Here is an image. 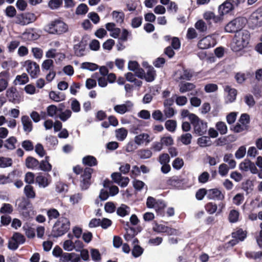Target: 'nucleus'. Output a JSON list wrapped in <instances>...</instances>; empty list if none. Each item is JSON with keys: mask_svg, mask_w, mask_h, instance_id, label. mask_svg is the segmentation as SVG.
<instances>
[{"mask_svg": "<svg viewBox=\"0 0 262 262\" xmlns=\"http://www.w3.org/2000/svg\"><path fill=\"white\" fill-rule=\"evenodd\" d=\"M195 88V85L189 82H186L180 85V92L182 93L192 90Z\"/></svg>", "mask_w": 262, "mask_h": 262, "instance_id": "obj_42", "label": "nucleus"}, {"mask_svg": "<svg viewBox=\"0 0 262 262\" xmlns=\"http://www.w3.org/2000/svg\"><path fill=\"white\" fill-rule=\"evenodd\" d=\"M86 43L84 41H80L74 46V50L75 55L78 57H81L85 55V51Z\"/></svg>", "mask_w": 262, "mask_h": 262, "instance_id": "obj_20", "label": "nucleus"}, {"mask_svg": "<svg viewBox=\"0 0 262 262\" xmlns=\"http://www.w3.org/2000/svg\"><path fill=\"white\" fill-rule=\"evenodd\" d=\"M225 91L227 92L228 95L226 97V102L227 103H231L233 102L236 97L237 92L234 89L231 88L230 86L227 85L225 87Z\"/></svg>", "mask_w": 262, "mask_h": 262, "instance_id": "obj_23", "label": "nucleus"}, {"mask_svg": "<svg viewBox=\"0 0 262 262\" xmlns=\"http://www.w3.org/2000/svg\"><path fill=\"white\" fill-rule=\"evenodd\" d=\"M150 141L149 136L145 133L136 136L135 138V142L138 145L146 146Z\"/></svg>", "mask_w": 262, "mask_h": 262, "instance_id": "obj_19", "label": "nucleus"}, {"mask_svg": "<svg viewBox=\"0 0 262 262\" xmlns=\"http://www.w3.org/2000/svg\"><path fill=\"white\" fill-rule=\"evenodd\" d=\"M215 127L221 135H224L227 133V126L224 122H217L215 124Z\"/></svg>", "mask_w": 262, "mask_h": 262, "instance_id": "obj_44", "label": "nucleus"}, {"mask_svg": "<svg viewBox=\"0 0 262 262\" xmlns=\"http://www.w3.org/2000/svg\"><path fill=\"white\" fill-rule=\"evenodd\" d=\"M36 19L35 15L32 13H25L18 14L15 17V23L21 26H25L35 21Z\"/></svg>", "mask_w": 262, "mask_h": 262, "instance_id": "obj_9", "label": "nucleus"}, {"mask_svg": "<svg viewBox=\"0 0 262 262\" xmlns=\"http://www.w3.org/2000/svg\"><path fill=\"white\" fill-rule=\"evenodd\" d=\"M116 138L120 141H123L127 136V130L124 128H121L116 130Z\"/></svg>", "mask_w": 262, "mask_h": 262, "instance_id": "obj_40", "label": "nucleus"}, {"mask_svg": "<svg viewBox=\"0 0 262 262\" xmlns=\"http://www.w3.org/2000/svg\"><path fill=\"white\" fill-rule=\"evenodd\" d=\"M9 78V73L7 71L0 73V92L4 91L7 88Z\"/></svg>", "mask_w": 262, "mask_h": 262, "instance_id": "obj_21", "label": "nucleus"}, {"mask_svg": "<svg viewBox=\"0 0 262 262\" xmlns=\"http://www.w3.org/2000/svg\"><path fill=\"white\" fill-rule=\"evenodd\" d=\"M105 28L106 30L110 32V36L114 38H117L119 37L121 33V30L119 28L116 27V25L113 23H108L105 24Z\"/></svg>", "mask_w": 262, "mask_h": 262, "instance_id": "obj_18", "label": "nucleus"}, {"mask_svg": "<svg viewBox=\"0 0 262 262\" xmlns=\"http://www.w3.org/2000/svg\"><path fill=\"white\" fill-rule=\"evenodd\" d=\"M113 19L118 23H122L124 21V14L122 12L114 11L112 12Z\"/></svg>", "mask_w": 262, "mask_h": 262, "instance_id": "obj_43", "label": "nucleus"}, {"mask_svg": "<svg viewBox=\"0 0 262 262\" xmlns=\"http://www.w3.org/2000/svg\"><path fill=\"white\" fill-rule=\"evenodd\" d=\"M21 122L23 130L26 134H28L32 130L33 123L29 116L27 115L23 116L21 117Z\"/></svg>", "mask_w": 262, "mask_h": 262, "instance_id": "obj_17", "label": "nucleus"}, {"mask_svg": "<svg viewBox=\"0 0 262 262\" xmlns=\"http://www.w3.org/2000/svg\"><path fill=\"white\" fill-rule=\"evenodd\" d=\"M38 165L39 161L32 157H29L26 160V165L29 168H37Z\"/></svg>", "mask_w": 262, "mask_h": 262, "instance_id": "obj_34", "label": "nucleus"}, {"mask_svg": "<svg viewBox=\"0 0 262 262\" xmlns=\"http://www.w3.org/2000/svg\"><path fill=\"white\" fill-rule=\"evenodd\" d=\"M137 154L141 159H147L151 157L152 152L148 149H141L138 151Z\"/></svg>", "mask_w": 262, "mask_h": 262, "instance_id": "obj_49", "label": "nucleus"}, {"mask_svg": "<svg viewBox=\"0 0 262 262\" xmlns=\"http://www.w3.org/2000/svg\"><path fill=\"white\" fill-rule=\"evenodd\" d=\"M6 96L9 101L14 104L19 103L21 101V97L16 89L11 87L6 91Z\"/></svg>", "mask_w": 262, "mask_h": 262, "instance_id": "obj_11", "label": "nucleus"}, {"mask_svg": "<svg viewBox=\"0 0 262 262\" xmlns=\"http://www.w3.org/2000/svg\"><path fill=\"white\" fill-rule=\"evenodd\" d=\"M192 135L190 133H185L182 134L178 139V140L181 142L185 145H189L191 141Z\"/></svg>", "mask_w": 262, "mask_h": 262, "instance_id": "obj_36", "label": "nucleus"}, {"mask_svg": "<svg viewBox=\"0 0 262 262\" xmlns=\"http://www.w3.org/2000/svg\"><path fill=\"white\" fill-rule=\"evenodd\" d=\"M73 171L77 175L81 173L80 179V186L82 190L88 189L92 183L91 178L93 169L91 167H86L83 170V168L78 165L73 167Z\"/></svg>", "mask_w": 262, "mask_h": 262, "instance_id": "obj_3", "label": "nucleus"}, {"mask_svg": "<svg viewBox=\"0 0 262 262\" xmlns=\"http://www.w3.org/2000/svg\"><path fill=\"white\" fill-rule=\"evenodd\" d=\"M156 71L152 67H149L145 72V77L144 79L147 82H151L154 80L156 76Z\"/></svg>", "mask_w": 262, "mask_h": 262, "instance_id": "obj_26", "label": "nucleus"}, {"mask_svg": "<svg viewBox=\"0 0 262 262\" xmlns=\"http://www.w3.org/2000/svg\"><path fill=\"white\" fill-rule=\"evenodd\" d=\"M239 213L236 210H231L229 213L228 219L230 223H236L238 220Z\"/></svg>", "mask_w": 262, "mask_h": 262, "instance_id": "obj_46", "label": "nucleus"}, {"mask_svg": "<svg viewBox=\"0 0 262 262\" xmlns=\"http://www.w3.org/2000/svg\"><path fill=\"white\" fill-rule=\"evenodd\" d=\"M143 249L139 245H135L132 250V255L135 257L140 256L143 252Z\"/></svg>", "mask_w": 262, "mask_h": 262, "instance_id": "obj_58", "label": "nucleus"}, {"mask_svg": "<svg viewBox=\"0 0 262 262\" xmlns=\"http://www.w3.org/2000/svg\"><path fill=\"white\" fill-rule=\"evenodd\" d=\"M215 45L214 39L211 36L208 35L199 41L198 47L201 49H207L214 46Z\"/></svg>", "mask_w": 262, "mask_h": 262, "instance_id": "obj_13", "label": "nucleus"}, {"mask_svg": "<svg viewBox=\"0 0 262 262\" xmlns=\"http://www.w3.org/2000/svg\"><path fill=\"white\" fill-rule=\"evenodd\" d=\"M250 33L246 30L236 32L231 44L233 51L238 52L246 48L250 40Z\"/></svg>", "mask_w": 262, "mask_h": 262, "instance_id": "obj_1", "label": "nucleus"}, {"mask_svg": "<svg viewBox=\"0 0 262 262\" xmlns=\"http://www.w3.org/2000/svg\"><path fill=\"white\" fill-rule=\"evenodd\" d=\"M207 198L209 200L222 201L225 199V195L217 188H212L207 190Z\"/></svg>", "mask_w": 262, "mask_h": 262, "instance_id": "obj_16", "label": "nucleus"}, {"mask_svg": "<svg viewBox=\"0 0 262 262\" xmlns=\"http://www.w3.org/2000/svg\"><path fill=\"white\" fill-rule=\"evenodd\" d=\"M25 181L26 183L31 184L35 181V175L33 172H28L25 174Z\"/></svg>", "mask_w": 262, "mask_h": 262, "instance_id": "obj_63", "label": "nucleus"}, {"mask_svg": "<svg viewBox=\"0 0 262 262\" xmlns=\"http://www.w3.org/2000/svg\"><path fill=\"white\" fill-rule=\"evenodd\" d=\"M24 193L26 196V198L34 199L35 198L36 193L33 187L30 185H26L24 188Z\"/></svg>", "mask_w": 262, "mask_h": 262, "instance_id": "obj_31", "label": "nucleus"}, {"mask_svg": "<svg viewBox=\"0 0 262 262\" xmlns=\"http://www.w3.org/2000/svg\"><path fill=\"white\" fill-rule=\"evenodd\" d=\"M248 24L253 29L262 26V7L259 8L251 14Z\"/></svg>", "mask_w": 262, "mask_h": 262, "instance_id": "obj_7", "label": "nucleus"}, {"mask_svg": "<svg viewBox=\"0 0 262 262\" xmlns=\"http://www.w3.org/2000/svg\"><path fill=\"white\" fill-rule=\"evenodd\" d=\"M32 52L34 57L36 59H41L43 55V51L41 49L37 47L32 48Z\"/></svg>", "mask_w": 262, "mask_h": 262, "instance_id": "obj_62", "label": "nucleus"}, {"mask_svg": "<svg viewBox=\"0 0 262 262\" xmlns=\"http://www.w3.org/2000/svg\"><path fill=\"white\" fill-rule=\"evenodd\" d=\"M17 209L19 212H22L23 216L26 218L30 216V212L27 210L32 207L31 201L28 198L23 196L17 200Z\"/></svg>", "mask_w": 262, "mask_h": 262, "instance_id": "obj_8", "label": "nucleus"}, {"mask_svg": "<svg viewBox=\"0 0 262 262\" xmlns=\"http://www.w3.org/2000/svg\"><path fill=\"white\" fill-rule=\"evenodd\" d=\"M47 214L49 221L53 219H56L59 218L60 214L58 211L55 208H50L48 210Z\"/></svg>", "mask_w": 262, "mask_h": 262, "instance_id": "obj_41", "label": "nucleus"}, {"mask_svg": "<svg viewBox=\"0 0 262 262\" xmlns=\"http://www.w3.org/2000/svg\"><path fill=\"white\" fill-rule=\"evenodd\" d=\"M62 4V0H50L48 3L49 7L52 10L57 9Z\"/></svg>", "mask_w": 262, "mask_h": 262, "instance_id": "obj_55", "label": "nucleus"}, {"mask_svg": "<svg viewBox=\"0 0 262 262\" xmlns=\"http://www.w3.org/2000/svg\"><path fill=\"white\" fill-rule=\"evenodd\" d=\"M163 113L166 118H170L174 115L176 111L173 107H164Z\"/></svg>", "mask_w": 262, "mask_h": 262, "instance_id": "obj_57", "label": "nucleus"}, {"mask_svg": "<svg viewBox=\"0 0 262 262\" xmlns=\"http://www.w3.org/2000/svg\"><path fill=\"white\" fill-rule=\"evenodd\" d=\"M206 211L209 214L214 213L217 209V206L215 203L208 202L205 205Z\"/></svg>", "mask_w": 262, "mask_h": 262, "instance_id": "obj_39", "label": "nucleus"}, {"mask_svg": "<svg viewBox=\"0 0 262 262\" xmlns=\"http://www.w3.org/2000/svg\"><path fill=\"white\" fill-rule=\"evenodd\" d=\"M89 8L85 4H81L77 7L75 13L77 15H83L88 11Z\"/></svg>", "mask_w": 262, "mask_h": 262, "instance_id": "obj_51", "label": "nucleus"}, {"mask_svg": "<svg viewBox=\"0 0 262 262\" xmlns=\"http://www.w3.org/2000/svg\"><path fill=\"white\" fill-rule=\"evenodd\" d=\"M72 116V111L69 109H67L62 111V108H60L57 118L60 119L62 121L65 122L68 120Z\"/></svg>", "mask_w": 262, "mask_h": 262, "instance_id": "obj_28", "label": "nucleus"}, {"mask_svg": "<svg viewBox=\"0 0 262 262\" xmlns=\"http://www.w3.org/2000/svg\"><path fill=\"white\" fill-rule=\"evenodd\" d=\"M134 106L133 103L130 101H127L123 104H117L114 106V110L117 113L123 115L132 111Z\"/></svg>", "mask_w": 262, "mask_h": 262, "instance_id": "obj_14", "label": "nucleus"}, {"mask_svg": "<svg viewBox=\"0 0 262 262\" xmlns=\"http://www.w3.org/2000/svg\"><path fill=\"white\" fill-rule=\"evenodd\" d=\"M205 195L207 196V190L205 188H200L196 192L195 198L198 200L201 201Z\"/></svg>", "mask_w": 262, "mask_h": 262, "instance_id": "obj_61", "label": "nucleus"}, {"mask_svg": "<svg viewBox=\"0 0 262 262\" xmlns=\"http://www.w3.org/2000/svg\"><path fill=\"white\" fill-rule=\"evenodd\" d=\"M247 232L244 231L242 228H237L235 231L231 233V236L233 238H235L238 242L244 241L247 237Z\"/></svg>", "mask_w": 262, "mask_h": 262, "instance_id": "obj_22", "label": "nucleus"}, {"mask_svg": "<svg viewBox=\"0 0 262 262\" xmlns=\"http://www.w3.org/2000/svg\"><path fill=\"white\" fill-rule=\"evenodd\" d=\"M233 0H226L219 7V13L221 15H224L234 9Z\"/></svg>", "mask_w": 262, "mask_h": 262, "instance_id": "obj_15", "label": "nucleus"}, {"mask_svg": "<svg viewBox=\"0 0 262 262\" xmlns=\"http://www.w3.org/2000/svg\"><path fill=\"white\" fill-rule=\"evenodd\" d=\"M71 108L74 113H78L80 111V104L79 102L76 99L72 100Z\"/></svg>", "mask_w": 262, "mask_h": 262, "instance_id": "obj_59", "label": "nucleus"}, {"mask_svg": "<svg viewBox=\"0 0 262 262\" xmlns=\"http://www.w3.org/2000/svg\"><path fill=\"white\" fill-rule=\"evenodd\" d=\"M12 239L18 243V244H23L26 241L25 237L19 232H15L13 235Z\"/></svg>", "mask_w": 262, "mask_h": 262, "instance_id": "obj_47", "label": "nucleus"}, {"mask_svg": "<svg viewBox=\"0 0 262 262\" xmlns=\"http://www.w3.org/2000/svg\"><path fill=\"white\" fill-rule=\"evenodd\" d=\"M190 122L193 126V132L199 136L205 134L208 130V123L197 116L191 115Z\"/></svg>", "mask_w": 262, "mask_h": 262, "instance_id": "obj_5", "label": "nucleus"}, {"mask_svg": "<svg viewBox=\"0 0 262 262\" xmlns=\"http://www.w3.org/2000/svg\"><path fill=\"white\" fill-rule=\"evenodd\" d=\"M99 66L96 63L89 62H83L81 65V69L91 71H95L97 70Z\"/></svg>", "mask_w": 262, "mask_h": 262, "instance_id": "obj_38", "label": "nucleus"}, {"mask_svg": "<svg viewBox=\"0 0 262 262\" xmlns=\"http://www.w3.org/2000/svg\"><path fill=\"white\" fill-rule=\"evenodd\" d=\"M242 189L246 192L247 194L251 192L253 190V182L250 180H247L245 182L242 183Z\"/></svg>", "mask_w": 262, "mask_h": 262, "instance_id": "obj_35", "label": "nucleus"}, {"mask_svg": "<svg viewBox=\"0 0 262 262\" xmlns=\"http://www.w3.org/2000/svg\"><path fill=\"white\" fill-rule=\"evenodd\" d=\"M199 145L202 147L210 146L212 145V141L209 137L203 136L198 140Z\"/></svg>", "mask_w": 262, "mask_h": 262, "instance_id": "obj_32", "label": "nucleus"}, {"mask_svg": "<svg viewBox=\"0 0 262 262\" xmlns=\"http://www.w3.org/2000/svg\"><path fill=\"white\" fill-rule=\"evenodd\" d=\"M39 168L44 171H50L52 169V165L47 160H42L39 163Z\"/></svg>", "mask_w": 262, "mask_h": 262, "instance_id": "obj_48", "label": "nucleus"}, {"mask_svg": "<svg viewBox=\"0 0 262 262\" xmlns=\"http://www.w3.org/2000/svg\"><path fill=\"white\" fill-rule=\"evenodd\" d=\"M245 255L249 259H257L262 257V251H247L245 253Z\"/></svg>", "mask_w": 262, "mask_h": 262, "instance_id": "obj_45", "label": "nucleus"}, {"mask_svg": "<svg viewBox=\"0 0 262 262\" xmlns=\"http://www.w3.org/2000/svg\"><path fill=\"white\" fill-rule=\"evenodd\" d=\"M195 27L198 30L201 32H205L207 29L206 23L202 20L197 21L195 24Z\"/></svg>", "mask_w": 262, "mask_h": 262, "instance_id": "obj_56", "label": "nucleus"}, {"mask_svg": "<svg viewBox=\"0 0 262 262\" xmlns=\"http://www.w3.org/2000/svg\"><path fill=\"white\" fill-rule=\"evenodd\" d=\"M70 225L69 219L63 216H61L54 224L52 230L51 235L53 237L56 238L61 236L69 230Z\"/></svg>", "mask_w": 262, "mask_h": 262, "instance_id": "obj_4", "label": "nucleus"}, {"mask_svg": "<svg viewBox=\"0 0 262 262\" xmlns=\"http://www.w3.org/2000/svg\"><path fill=\"white\" fill-rule=\"evenodd\" d=\"M45 31L50 34L60 35L69 31V26L62 18H58L48 24Z\"/></svg>", "mask_w": 262, "mask_h": 262, "instance_id": "obj_2", "label": "nucleus"}, {"mask_svg": "<svg viewBox=\"0 0 262 262\" xmlns=\"http://www.w3.org/2000/svg\"><path fill=\"white\" fill-rule=\"evenodd\" d=\"M238 122L247 127V125L250 122V116L247 114H242L238 120Z\"/></svg>", "mask_w": 262, "mask_h": 262, "instance_id": "obj_64", "label": "nucleus"}, {"mask_svg": "<svg viewBox=\"0 0 262 262\" xmlns=\"http://www.w3.org/2000/svg\"><path fill=\"white\" fill-rule=\"evenodd\" d=\"M130 208L125 204H121L117 209V213L118 215L124 217L129 214Z\"/></svg>", "mask_w": 262, "mask_h": 262, "instance_id": "obj_33", "label": "nucleus"}, {"mask_svg": "<svg viewBox=\"0 0 262 262\" xmlns=\"http://www.w3.org/2000/svg\"><path fill=\"white\" fill-rule=\"evenodd\" d=\"M160 143L162 146H169L173 144V140L171 136H165L161 138Z\"/></svg>", "mask_w": 262, "mask_h": 262, "instance_id": "obj_50", "label": "nucleus"}, {"mask_svg": "<svg viewBox=\"0 0 262 262\" xmlns=\"http://www.w3.org/2000/svg\"><path fill=\"white\" fill-rule=\"evenodd\" d=\"M23 66L32 78H36L40 72L39 65L34 61L30 60H26Z\"/></svg>", "mask_w": 262, "mask_h": 262, "instance_id": "obj_10", "label": "nucleus"}, {"mask_svg": "<svg viewBox=\"0 0 262 262\" xmlns=\"http://www.w3.org/2000/svg\"><path fill=\"white\" fill-rule=\"evenodd\" d=\"M247 20L245 18L242 17H236L225 26V30L228 33H236L243 30L242 28L245 26Z\"/></svg>", "mask_w": 262, "mask_h": 262, "instance_id": "obj_6", "label": "nucleus"}, {"mask_svg": "<svg viewBox=\"0 0 262 262\" xmlns=\"http://www.w3.org/2000/svg\"><path fill=\"white\" fill-rule=\"evenodd\" d=\"M91 257L93 261L98 262L101 259V254L98 249H92L91 250Z\"/></svg>", "mask_w": 262, "mask_h": 262, "instance_id": "obj_54", "label": "nucleus"}, {"mask_svg": "<svg viewBox=\"0 0 262 262\" xmlns=\"http://www.w3.org/2000/svg\"><path fill=\"white\" fill-rule=\"evenodd\" d=\"M12 160L9 158L0 157V167L5 168L11 166Z\"/></svg>", "mask_w": 262, "mask_h": 262, "instance_id": "obj_53", "label": "nucleus"}, {"mask_svg": "<svg viewBox=\"0 0 262 262\" xmlns=\"http://www.w3.org/2000/svg\"><path fill=\"white\" fill-rule=\"evenodd\" d=\"M82 163L84 165L90 167L95 166L97 164V161L95 157L92 156H86L83 158Z\"/></svg>", "mask_w": 262, "mask_h": 262, "instance_id": "obj_29", "label": "nucleus"}, {"mask_svg": "<svg viewBox=\"0 0 262 262\" xmlns=\"http://www.w3.org/2000/svg\"><path fill=\"white\" fill-rule=\"evenodd\" d=\"M29 77L26 73H23L20 75H17L14 81L15 85H23L29 82Z\"/></svg>", "mask_w": 262, "mask_h": 262, "instance_id": "obj_27", "label": "nucleus"}, {"mask_svg": "<svg viewBox=\"0 0 262 262\" xmlns=\"http://www.w3.org/2000/svg\"><path fill=\"white\" fill-rule=\"evenodd\" d=\"M13 211L12 206L10 204L4 203L0 209V213L11 214Z\"/></svg>", "mask_w": 262, "mask_h": 262, "instance_id": "obj_52", "label": "nucleus"}, {"mask_svg": "<svg viewBox=\"0 0 262 262\" xmlns=\"http://www.w3.org/2000/svg\"><path fill=\"white\" fill-rule=\"evenodd\" d=\"M49 97L55 102H60L65 100L66 95L61 92L51 91L49 93Z\"/></svg>", "mask_w": 262, "mask_h": 262, "instance_id": "obj_25", "label": "nucleus"}, {"mask_svg": "<svg viewBox=\"0 0 262 262\" xmlns=\"http://www.w3.org/2000/svg\"><path fill=\"white\" fill-rule=\"evenodd\" d=\"M177 126V121L174 120H168L165 123L166 129L170 132H174L176 129Z\"/></svg>", "mask_w": 262, "mask_h": 262, "instance_id": "obj_37", "label": "nucleus"}, {"mask_svg": "<svg viewBox=\"0 0 262 262\" xmlns=\"http://www.w3.org/2000/svg\"><path fill=\"white\" fill-rule=\"evenodd\" d=\"M166 207V204L164 201L158 200V202L154 208H155L158 215L164 216L165 215V208Z\"/></svg>", "mask_w": 262, "mask_h": 262, "instance_id": "obj_24", "label": "nucleus"}, {"mask_svg": "<svg viewBox=\"0 0 262 262\" xmlns=\"http://www.w3.org/2000/svg\"><path fill=\"white\" fill-rule=\"evenodd\" d=\"M59 110L60 108L53 104L48 106L47 108V114L51 117L57 118Z\"/></svg>", "mask_w": 262, "mask_h": 262, "instance_id": "obj_30", "label": "nucleus"}, {"mask_svg": "<svg viewBox=\"0 0 262 262\" xmlns=\"http://www.w3.org/2000/svg\"><path fill=\"white\" fill-rule=\"evenodd\" d=\"M73 255H76L75 253H63L60 256V262H69L73 257Z\"/></svg>", "mask_w": 262, "mask_h": 262, "instance_id": "obj_60", "label": "nucleus"}, {"mask_svg": "<svg viewBox=\"0 0 262 262\" xmlns=\"http://www.w3.org/2000/svg\"><path fill=\"white\" fill-rule=\"evenodd\" d=\"M35 182L40 187L45 188L51 182V176L49 173H39L35 178Z\"/></svg>", "mask_w": 262, "mask_h": 262, "instance_id": "obj_12", "label": "nucleus"}]
</instances>
